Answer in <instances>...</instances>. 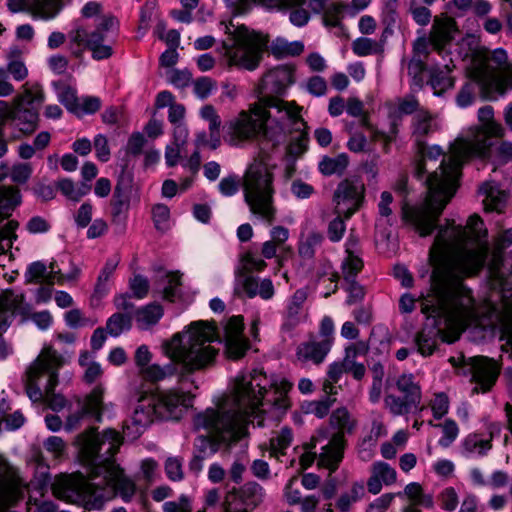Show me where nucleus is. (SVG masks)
Here are the masks:
<instances>
[{
  "mask_svg": "<svg viewBox=\"0 0 512 512\" xmlns=\"http://www.w3.org/2000/svg\"><path fill=\"white\" fill-rule=\"evenodd\" d=\"M121 438L114 428H106L99 433L97 427L91 426L79 433L73 444L77 449V458L80 464L87 468L90 479L103 477L104 484L128 503L136 493L137 487L115 459L120 450Z\"/></svg>",
  "mask_w": 512,
  "mask_h": 512,
  "instance_id": "obj_1",
  "label": "nucleus"
},
{
  "mask_svg": "<svg viewBox=\"0 0 512 512\" xmlns=\"http://www.w3.org/2000/svg\"><path fill=\"white\" fill-rule=\"evenodd\" d=\"M190 348L171 353L167 349L170 362L164 366L152 364L143 371L146 380L156 383L166 377L177 376L179 383L190 381L194 388L198 385L190 376L197 371H205L216 363L219 349L211 345L217 337L214 321L197 320L189 324Z\"/></svg>",
  "mask_w": 512,
  "mask_h": 512,
  "instance_id": "obj_2",
  "label": "nucleus"
},
{
  "mask_svg": "<svg viewBox=\"0 0 512 512\" xmlns=\"http://www.w3.org/2000/svg\"><path fill=\"white\" fill-rule=\"evenodd\" d=\"M394 191L404 198L400 212L402 224L413 229L420 237L425 238L438 231L436 240L444 238L448 229L454 225V221L449 219L447 220V226L439 224L446 203L436 199H425L415 204L408 202L407 196L410 191L406 175H401L397 179Z\"/></svg>",
  "mask_w": 512,
  "mask_h": 512,
  "instance_id": "obj_3",
  "label": "nucleus"
},
{
  "mask_svg": "<svg viewBox=\"0 0 512 512\" xmlns=\"http://www.w3.org/2000/svg\"><path fill=\"white\" fill-rule=\"evenodd\" d=\"M283 102L275 99L268 105L253 104L248 111L242 110L237 117L226 121L223 125L224 137H228L231 145L256 140L267 133V123L271 117L269 107L281 110Z\"/></svg>",
  "mask_w": 512,
  "mask_h": 512,
  "instance_id": "obj_4",
  "label": "nucleus"
},
{
  "mask_svg": "<svg viewBox=\"0 0 512 512\" xmlns=\"http://www.w3.org/2000/svg\"><path fill=\"white\" fill-rule=\"evenodd\" d=\"M220 27L225 34L231 35L233 45L228 47L224 44V51L232 60L233 64H258L268 54L266 36L255 31H249L246 27L240 26L233 31L231 22H220Z\"/></svg>",
  "mask_w": 512,
  "mask_h": 512,
  "instance_id": "obj_5",
  "label": "nucleus"
},
{
  "mask_svg": "<svg viewBox=\"0 0 512 512\" xmlns=\"http://www.w3.org/2000/svg\"><path fill=\"white\" fill-rule=\"evenodd\" d=\"M273 173L266 167L251 171L245 188L244 197L250 210L268 223L275 220L276 209L272 205L274 194Z\"/></svg>",
  "mask_w": 512,
  "mask_h": 512,
  "instance_id": "obj_6",
  "label": "nucleus"
},
{
  "mask_svg": "<svg viewBox=\"0 0 512 512\" xmlns=\"http://www.w3.org/2000/svg\"><path fill=\"white\" fill-rule=\"evenodd\" d=\"M194 395L191 392H184L178 388H171L164 391H158L153 399V403L147 406L137 405L131 416L132 425H138L146 429L153 421V416L158 408L165 409L172 417L179 408L187 410L192 407Z\"/></svg>",
  "mask_w": 512,
  "mask_h": 512,
  "instance_id": "obj_7",
  "label": "nucleus"
},
{
  "mask_svg": "<svg viewBox=\"0 0 512 512\" xmlns=\"http://www.w3.org/2000/svg\"><path fill=\"white\" fill-rule=\"evenodd\" d=\"M467 76L478 85L484 101H495L497 97L512 89V66H466Z\"/></svg>",
  "mask_w": 512,
  "mask_h": 512,
  "instance_id": "obj_8",
  "label": "nucleus"
},
{
  "mask_svg": "<svg viewBox=\"0 0 512 512\" xmlns=\"http://www.w3.org/2000/svg\"><path fill=\"white\" fill-rule=\"evenodd\" d=\"M366 187L358 175L346 177L341 180L334 193L335 213L350 219L358 212L365 202Z\"/></svg>",
  "mask_w": 512,
  "mask_h": 512,
  "instance_id": "obj_9",
  "label": "nucleus"
},
{
  "mask_svg": "<svg viewBox=\"0 0 512 512\" xmlns=\"http://www.w3.org/2000/svg\"><path fill=\"white\" fill-rule=\"evenodd\" d=\"M38 124L39 113L35 110H20L14 101L10 105L7 101L0 100V128L9 129L11 140L33 134Z\"/></svg>",
  "mask_w": 512,
  "mask_h": 512,
  "instance_id": "obj_10",
  "label": "nucleus"
},
{
  "mask_svg": "<svg viewBox=\"0 0 512 512\" xmlns=\"http://www.w3.org/2000/svg\"><path fill=\"white\" fill-rule=\"evenodd\" d=\"M104 391V387L101 384H98L89 394L86 395L79 410L67 417L64 425L67 432H71L78 428L84 418L94 419L98 423L102 422L104 412Z\"/></svg>",
  "mask_w": 512,
  "mask_h": 512,
  "instance_id": "obj_11",
  "label": "nucleus"
},
{
  "mask_svg": "<svg viewBox=\"0 0 512 512\" xmlns=\"http://www.w3.org/2000/svg\"><path fill=\"white\" fill-rule=\"evenodd\" d=\"M438 169L439 171L428 173L426 160L421 157L415 163L414 176L418 180L426 177L425 183L430 190L439 189L460 172L461 163L454 157L444 158Z\"/></svg>",
  "mask_w": 512,
  "mask_h": 512,
  "instance_id": "obj_12",
  "label": "nucleus"
},
{
  "mask_svg": "<svg viewBox=\"0 0 512 512\" xmlns=\"http://www.w3.org/2000/svg\"><path fill=\"white\" fill-rule=\"evenodd\" d=\"M471 379L475 384L472 394H485L492 390L499 376V369L494 361L485 356L470 358Z\"/></svg>",
  "mask_w": 512,
  "mask_h": 512,
  "instance_id": "obj_13",
  "label": "nucleus"
},
{
  "mask_svg": "<svg viewBox=\"0 0 512 512\" xmlns=\"http://www.w3.org/2000/svg\"><path fill=\"white\" fill-rule=\"evenodd\" d=\"M442 324L443 323H438L437 320L425 322L416 333L414 342L417 346L418 353L423 357H429L435 353L438 348L439 339L446 343H452L454 341L447 338L445 331L442 329Z\"/></svg>",
  "mask_w": 512,
  "mask_h": 512,
  "instance_id": "obj_14",
  "label": "nucleus"
},
{
  "mask_svg": "<svg viewBox=\"0 0 512 512\" xmlns=\"http://www.w3.org/2000/svg\"><path fill=\"white\" fill-rule=\"evenodd\" d=\"M297 66H272L261 78L257 90L263 95L267 93H281L287 84L294 83V73Z\"/></svg>",
  "mask_w": 512,
  "mask_h": 512,
  "instance_id": "obj_15",
  "label": "nucleus"
},
{
  "mask_svg": "<svg viewBox=\"0 0 512 512\" xmlns=\"http://www.w3.org/2000/svg\"><path fill=\"white\" fill-rule=\"evenodd\" d=\"M357 422L352 419L350 412L345 406L332 411L329 416L328 425H321L317 430L319 438L326 440L333 434H341L343 438L354 432Z\"/></svg>",
  "mask_w": 512,
  "mask_h": 512,
  "instance_id": "obj_16",
  "label": "nucleus"
},
{
  "mask_svg": "<svg viewBox=\"0 0 512 512\" xmlns=\"http://www.w3.org/2000/svg\"><path fill=\"white\" fill-rule=\"evenodd\" d=\"M7 6L13 13L27 12L41 19L54 18L60 10L58 0H7Z\"/></svg>",
  "mask_w": 512,
  "mask_h": 512,
  "instance_id": "obj_17",
  "label": "nucleus"
},
{
  "mask_svg": "<svg viewBox=\"0 0 512 512\" xmlns=\"http://www.w3.org/2000/svg\"><path fill=\"white\" fill-rule=\"evenodd\" d=\"M329 442L321 448L318 457V467L325 468L334 473L338 470L344 458V451L347 447V439L341 434H333L328 438Z\"/></svg>",
  "mask_w": 512,
  "mask_h": 512,
  "instance_id": "obj_18",
  "label": "nucleus"
},
{
  "mask_svg": "<svg viewBox=\"0 0 512 512\" xmlns=\"http://www.w3.org/2000/svg\"><path fill=\"white\" fill-rule=\"evenodd\" d=\"M240 440L238 432L232 429L231 435L226 437L224 434L217 435H198L194 440V454L209 458L216 454L221 445L226 444L228 447L235 445Z\"/></svg>",
  "mask_w": 512,
  "mask_h": 512,
  "instance_id": "obj_19",
  "label": "nucleus"
},
{
  "mask_svg": "<svg viewBox=\"0 0 512 512\" xmlns=\"http://www.w3.org/2000/svg\"><path fill=\"white\" fill-rule=\"evenodd\" d=\"M227 499L236 500L240 506H246L250 510L256 509L263 501L264 488L257 482L245 483L240 488L228 491Z\"/></svg>",
  "mask_w": 512,
  "mask_h": 512,
  "instance_id": "obj_20",
  "label": "nucleus"
},
{
  "mask_svg": "<svg viewBox=\"0 0 512 512\" xmlns=\"http://www.w3.org/2000/svg\"><path fill=\"white\" fill-rule=\"evenodd\" d=\"M458 31L456 22L448 16L435 17L430 32L431 45L436 50H441L449 43Z\"/></svg>",
  "mask_w": 512,
  "mask_h": 512,
  "instance_id": "obj_21",
  "label": "nucleus"
},
{
  "mask_svg": "<svg viewBox=\"0 0 512 512\" xmlns=\"http://www.w3.org/2000/svg\"><path fill=\"white\" fill-rule=\"evenodd\" d=\"M74 40L79 43H85L91 50L93 59L96 61L106 60L112 54L111 47L102 44L104 37L97 32L88 33L85 29L79 28L75 31Z\"/></svg>",
  "mask_w": 512,
  "mask_h": 512,
  "instance_id": "obj_22",
  "label": "nucleus"
},
{
  "mask_svg": "<svg viewBox=\"0 0 512 512\" xmlns=\"http://www.w3.org/2000/svg\"><path fill=\"white\" fill-rule=\"evenodd\" d=\"M332 347V339H323L319 342L308 341L300 344L296 350V356L302 361H312L321 364Z\"/></svg>",
  "mask_w": 512,
  "mask_h": 512,
  "instance_id": "obj_23",
  "label": "nucleus"
},
{
  "mask_svg": "<svg viewBox=\"0 0 512 512\" xmlns=\"http://www.w3.org/2000/svg\"><path fill=\"white\" fill-rule=\"evenodd\" d=\"M429 79L426 81L434 90L435 95H441L455 84V78L451 75L456 66H430Z\"/></svg>",
  "mask_w": 512,
  "mask_h": 512,
  "instance_id": "obj_24",
  "label": "nucleus"
},
{
  "mask_svg": "<svg viewBox=\"0 0 512 512\" xmlns=\"http://www.w3.org/2000/svg\"><path fill=\"white\" fill-rule=\"evenodd\" d=\"M23 88V92L14 98L15 104L20 110L33 109L39 113V107L45 99L41 86L36 84L29 87L26 83Z\"/></svg>",
  "mask_w": 512,
  "mask_h": 512,
  "instance_id": "obj_25",
  "label": "nucleus"
},
{
  "mask_svg": "<svg viewBox=\"0 0 512 512\" xmlns=\"http://www.w3.org/2000/svg\"><path fill=\"white\" fill-rule=\"evenodd\" d=\"M292 123L297 124L300 122L303 128H295L296 132H299V135L295 138H292L290 143L287 146V154L292 157H299L304 154L308 150L309 143V134H308V126L307 123L298 115H289Z\"/></svg>",
  "mask_w": 512,
  "mask_h": 512,
  "instance_id": "obj_26",
  "label": "nucleus"
},
{
  "mask_svg": "<svg viewBox=\"0 0 512 512\" xmlns=\"http://www.w3.org/2000/svg\"><path fill=\"white\" fill-rule=\"evenodd\" d=\"M164 315V309L161 304L151 302L139 308H136L134 316L140 329H147L156 325Z\"/></svg>",
  "mask_w": 512,
  "mask_h": 512,
  "instance_id": "obj_27",
  "label": "nucleus"
},
{
  "mask_svg": "<svg viewBox=\"0 0 512 512\" xmlns=\"http://www.w3.org/2000/svg\"><path fill=\"white\" fill-rule=\"evenodd\" d=\"M130 192L121 191L120 187H115L111 199L112 222L115 224L125 223L127 212L130 208Z\"/></svg>",
  "mask_w": 512,
  "mask_h": 512,
  "instance_id": "obj_28",
  "label": "nucleus"
},
{
  "mask_svg": "<svg viewBox=\"0 0 512 512\" xmlns=\"http://www.w3.org/2000/svg\"><path fill=\"white\" fill-rule=\"evenodd\" d=\"M349 165L347 153H340L336 157L323 156L318 164L319 172L324 176H342Z\"/></svg>",
  "mask_w": 512,
  "mask_h": 512,
  "instance_id": "obj_29",
  "label": "nucleus"
},
{
  "mask_svg": "<svg viewBox=\"0 0 512 512\" xmlns=\"http://www.w3.org/2000/svg\"><path fill=\"white\" fill-rule=\"evenodd\" d=\"M133 326V314L132 313H113L106 321L107 333L116 338L122 333L128 332Z\"/></svg>",
  "mask_w": 512,
  "mask_h": 512,
  "instance_id": "obj_30",
  "label": "nucleus"
},
{
  "mask_svg": "<svg viewBox=\"0 0 512 512\" xmlns=\"http://www.w3.org/2000/svg\"><path fill=\"white\" fill-rule=\"evenodd\" d=\"M336 402V398H332L329 395H324L321 400H304L300 404L301 412L304 414H313L318 419L325 418L333 404Z\"/></svg>",
  "mask_w": 512,
  "mask_h": 512,
  "instance_id": "obj_31",
  "label": "nucleus"
},
{
  "mask_svg": "<svg viewBox=\"0 0 512 512\" xmlns=\"http://www.w3.org/2000/svg\"><path fill=\"white\" fill-rule=\"evenodd\" d=\"M250 341L246 337H224L225 355L229 360L242 359L250 349Z\"/></svg>",
  "mask_w": 512,
  "mask_h": 512,
  "instance_id": "obj_32",
  "label": "nucleus"
},
{
  "mask_svg": "<svg viewBox=\"0 0 512 512\" xmlns=\"http://www.w3.org/2000/svg\"><path fill=\"white\" fill-rule=\"evenodd\" d=\"M303 50L304 45L301 41L288 42L283 38L275 39L270 46V52L276 59L297 56L301 54Z\"/></svg>",
  "mask_w": 512,
  "mask_h": 512,
  "instance_id": "obj_33",
  "label": "nucleus"
},
{
  "mask_svg": "<svg viewBox=\"0 0 512 512\" xmlns=\"http://www.w3.org/2000/svg\"><path fill=\"white\" fill-rule=\"evenodd\" d=\"M183 274L179 270L166 272L164 278L167 279V285L162 290V299L169 303H174L176 299L181 298V287Z\"/></svg>",
  "mask_w": 512,
  "mask_h": 512,
  "instance_id": "obj_34",
  "label": "nucleus"
},
{
  "mask_svg": "<svg viewBox=\"0 0 512 512\" xmlns=\"http://www.w3.org/2000/svg\"><path fill=\"white\" fill-rule=\"evenodd\" d=\"M347 4L337 1L328 4L323 11V23L326 27H341V22L348 17Z\"/></svg>",
  "mask_w": 512,
  "mask_h": 512,
  "instance_id": "obj_35",
  "label": "nucleus"
},
{
  "mask_svg": "<svg viewBox=\"0 0 512 512\" xmlns=\"http://www.w3.org/2000/svg\"><path fill=\"white\" fill-rule=\"evenodd\" d=\"M22 204V194L18 187H0V209L11 213Z\"/></svg>",
  "mask_w": 512,
  "mask_h": 512,
  "instance_id": "obj_36",
  "label": "nucleus"
},
{
  "mask_svg": "<svg viewBox=\"0 0 512 512\" xmlns=\"http://www.w3.org/2000/svg\"><path fill=\"white\" fill-rule=\"evenodd\" d=\"M353 52L361 57L380 54L384 50V41L360 37L352 43Z\"/></svg>",
  "mask_w": 512,
  "mask_h": 512,
  "instance_id": "obj_37",
  "label": "nucleus"
},
{
  "mask_svg": "<svg viewBox=\"0 0 512 512\" xmlns=\"http://www.w3.org/2000/svg\"><path fill=\"white\" fill-rule=\"evenodd\" d=\"M433 116L427 110H420L413 117V135L417 140H422L432 132Z\"/></svg>",
  "mask_w": 512,
  "mask_h": 512,
  "instance_id": "obj_38",
  "label": "nucleus"
},
{
  "mask_svg": "<svg viewBox=\"0 0 512 512\" xmlns=\"http://www.w3.org/2000/svg\"><path fill=\"white\" fill-rule=\"evenodd\" d=\"M241 267H238L235 271L236 276H244L252 271H263L267 264L266 262L255 255L253 252L247 251L240 257Z\"/></svg>",
  "mask_w": 512,
  "mask_h": 512,
  "instance_id": "obj_39",
  "label": "nucleus"
},
{
  "mask_svg": "<svg viewBox=\"0 0 512 512\" xmlns=\"http://www.w3.org/2000/svg\"><path fill=\"white\" fill-rule=\"evenodd\" d=\"M346 252L348 255L342 263L344 280L356 279L357 275L364 268V261L349 248L346 249Z\"/></svg>",
  "mask_w": 512,
  "mask_h": 512,
  "instance_id": "obj_40",
  "label": "nucleus"
},
{
  "mask_svg": "<svg viewBox=\"0 0 512 512\" xmlns=\"http://www.w3.org/2000/svg\"><path fill=\"white\" fill-rule=\"evenodd\" d=\"M101 105L102 101L98 96H82L74 116L81 119L84 115H94L100 110Z\"/></svg>",
  "mask_w": 512,
  "mask_h": 512,
  "instance_id": "obj_41",
  "label": "nucleus"
},
{
  "mask_svg": "<svg viewBox=\"0 0 512 512\" xmlns=\"http://www.w3.org/2000/svg\"><path fill=\"white\" fill-rule=\"evenodd\" d=\"M167 69L166 76L169 82L176 88H185L189 86L192 73L187 69H176L175 66H165Z\"/></svg>",
  "mask_w": 512,
  "mask_h": 512,
  "instance_id": "obj_42",
  "label": "nucleus"
},
{
  "mask_svg": "<svg viewBox=\"0 0 512 512\" xmlns=\"http://www.w3.org/2000/svg\"><path fill=\"white\" fill-rule=\"evenodd\" d=\"M467 68L465 67V71ZM465 75L467 73L465 72ZM468 81L464 83V85L461 87L460 91L458 92L456 96V103L460 108H467L471 106L475 99V86L478 87V85L473 82L468 76H466Z\"/></svg>",
  "mask_w": 512,
  "mask_h": 512,
  "instance_id": "obj_43",
  "label": "nucleus"
},
{
  "mask_svg": "<svg viewBox=\"0 0 512 512\" xmlns=\"http://www.w3.org/2000/svg\"><path fill=\"white\" fill-rule=\"evenodd\" d=\"M408 75L411 76L410 88L413 92L420 91L425 84V78L429 77L430 66H407Z\"/></svg>",
  "mask_w": 512,
  "mask_h": 512,
  "instance_id": "obj_44",
  "label": "nucleus"
},
{
  "mask_svg": "<svg viewBox=\"0 0 512 512\" xmlns=\"http://www.w3.org/2000/svg\"><path fill=\"white\" fill-rule=\"evenodd\" d=\"M440 427H442L443 435L438 440V444L443 448H447L457 439L459 428L453 419H446Z\"/></svg>",
  "mask_w": 512,
  "mask_h": 512,
  "instance_id": "obj_45",
  "label": "nucleus"
},
{
  "mask_svg": "<svg viewBox=\"0 0 512 512\" xmlns=\"http://www.w3.org/2000/svg\"><path fill=\"white\" fill-rule=\"evenodd\" d=\"M120 173L117 178V183L115 187H120L123 192L132 193V184L134 181V174L129 169V161L127 159H122L120 163Z\"/></svg>",
  "mask_w": 512,
  "mask_h": 512,
  "instance_id": "obj_46",
  "label": "nucleus"
},
{
  "mask_svg": "<svg viewBox=\"0 0 512 512\" xmlns=\"http://www.w3.org/2000/svg\"><path fill=\"white\" fill-rule=\"evenodd\" d=\"M129 289L132 291L131 295L134 298L141 300L148 295L150 284L146 277L141 274H136L129 280Z\"/></svg>",
  "mask_w": 512,
  "mask_h": 512,
  "instance_id": "obj_47",
  "label": "nucleus"
},
{
  "mask_svg": "<svg viewBox=\"0 0 512 512\" xmlns=\"http://www.w3.org/2000/svg\"><path fill=\"white\" fill-rule=\"evenodd\" d=\"M373 472L385 485H391L396 482L397 472L386 462H376L373 465Z\"/></svg>",
  "mask_w": 512,
  "mask_h": 512,
  "instance_id": "obj_48",
  "label": "nucleus"
},
{
  "mask_svg": "<svg viewBox=\"0 0 512 512\" xmlns=\"http://www.w3.org/2000/svg\"><path fill=\"white\" fill-rule=\"evenodd\" d=\"M155 35L164 41L168 47H177L180 42V33L176 29H166V25L162 22L158 23L155 31Z\"/></svg>",
  "mask_w": 512,
  "mask_h": 512,
  "instance_id": "obj_49",
  "label": "nucleus"
},
{
  "mask_svg": "<svg viewBox=\"0 0 512 512\" xmlns=\"http://www.w3.org/2000/svg\"><path fill=\"white\" fill-rule=\"evenodd\" d=\"M47 275V267L42 261H34L27 266L25 282L37 284Z\"/></svg>",
  "mask_w": 512,
  "mask_h": 512,
  "instance_id": "obj_50",
  "label": "nucleus"
},
{
  "mask_svg": "<svg viewBox=\"0 0 512 512\" xmlns=\"http://www.w3.org/2000/svg\"><path fill=\"white\" fill-rule=\"evenodd\" d=\"M344 220H346L343 215L337 214V217L331 220L328 224L327 236L331 242H339L345 233L346 225Z\"/></svg>",
  "mask_w": 512,
  "mask_h": 512,
  "instance_id": "obj_51",
  "label": "nucleus"
},
{
  "mask_svg": "<svg viewBox=\"0 0 512 512\" xmlns=\"http://www.w3.org/2000/svg\"><path fill=\"white\" fill-rule=\"evenodd\" d=\"M344 281L347 283L345 291L348 293L346 304L350 306L362 301L365 297L364 287L359 284L356 279H349Z\"/></svg>",
  "mask_w": 512,
  "mask_h": 512,
  "instance_id": "obj_52",
  "label": "nucleus"
},
{
  "mask_svg": "<svg viewBox=\"0 0 512 512\" xmlns=\"http://www.w3.org/2000/svg\"><path fill=\"white\" fill-rule=\"evenodd\" d=\"M11 325L7 309L0 308V360H5L10 355L9 347L3 337V334Z\"/></svg>",
  "mask_w": 512,
  "mask_h": 512,
  "instance_id": "obj_53",
  "label": "nucleus"
},
{
  "mask_svg": "<svg viewBox=\"0 0 512 512\" xmlns=\"http://www.w3.org/2000/svg\"><path fill=\"white\" fill-rule=\"evenodd\" d=\"M433 417L436 420L442 419L449 411V398L444 392L435 395V399L431 403Z\"/></svg>",
  "mask_w": 512,
  "mask_h": 512,
  "instance_id": "obj_54",
  "label": "nucleus"
},
{
  "mask_svg": "<svg viewBox=\"0 0 512 512\" xmlns=\"http://www.w3.org/2000/svg\"><path fill=\"white\" fill-rule=\"evenodd\" d=\"M147 140L140 132H133L127 141L126 153L137 157L143 153V148Z\"/></svg>",
  "mask_w": 512,
  "mask_h": 512,
  "instance_id": "obj_55",
  "label": "nucleus"
},
{
  "mask_svg": "<svg viewBox=\"0 0 512 512\" xmlns=\"http://www.w3.org/2000/svg\"><path fill=\"white\" fill-rule=\"evenodd\" d=\"M409 11L412 15L413 20L421 25L425 26L430 22L431 12L428 8L421 6L416 0H411L409 4Z\"/></svg>",
  "mask_w": 512,
  "mask_h": 512,
  "instance_id": "obj_56",
  "label": "nucleus"
},
{
  "mask_svg": "<svg viewBox=\"0 0 512 512\" xmlns=\"http://www.w3.org/2000/svg\"><path fill=\"white\" fill-rule=\"evenodd\" d=\"M244 329V317L242 315H233L228 319V322L225 326L224 337H245Z\"/></svg>",
  "mask_w": 512,
  "mask_h": 512,
  "instance_id": "obj_57",
  "label": "nucleus"
},
{
  "mask_svg": "<svg viewBox=\"0 0 512 512\" xmlns=\"http://www.w3.org/2000/svg\"><path fill=\"white\" fill-rule=\"evenodd\" d=\"M79 101L80 99L78 98L76 91L71 87H66L59 94V102L73 115L76 113Z\"/></svg>",
  "mask_w": 512,
  "mask_h": 512,
  "instance_id": "obj_58",
  "label": "nucleus"
},
{
  "mask_svg": "<svg viewBox=\"0 0 512 512\" xmlns=\"http://www.w3.org/2000/svg\"><path fill=\"white\" fill-rule=\"evenodd\" d=\"M170 218V209L167 205L158 203L152 207V219L157 230H163V224Z\"/></svg>",
  "mask_w": 512,
  "mask_h": 512,
  "instance_id": "obj_59",
  "label": "nucleus"
},
{
  "mask_svg": "<svg viewBox=\"0 0 512 512\" xmlns=\"http://www.w3.org/2000/svg\"><path fill=\"white\" fill-rule=\"evenodd\" d=\"M93 144L97 159L102 163L109 161L111 153L107 138L102 134H97L94 137Z\"/></svg>",
  "mask_w": 512,
  "mask_h": 512,
  "instance_id": "obj_60",
  "label": "nucleus"
},
{
  "mask_svg": "<svg viewBox=\"0 0 512 512\" xmlns=\"http://www.w3.org/2000/svg\"><path fill=\"white\" fill-rule=\"evenodd\" d=\"M194 425L197 429L203 428L206 430H213L217 428L218 420L215 412L209 410V412L199 413L194 419Z\"/></svg>",
  "mask_w": 512,
  "mask_h": 512,
  "instance_id": "obj_61",
  "label": "nucleus"
},
{
  "mask_svg": "<svg viewBox=\"0 0 512 512\" xmlns=\"http://www.w3.org/2000/svg\"><path fill=\"white\" fill-rule=\"evenodd\" d=\"M441 508L446 511H454L459 503L458 495L453 487H446L440 493Z\"/></svg>",
  "mask_w": 512,
  "mask_h": 512,
  "instance_id": "obj_62",
  "label": "nucleus"
},
{
  "mask_svg": "<svg viewBox=\"0 0 512 512\" xmlns=\"http://www.w3.org/2000/svg\"><path fill=\"white\" fill-rule=\"evenodd\" d=\"M219 192L225 197L234 196L239 190V181L236 175H229L221 179L218 184Z\"/></svg>",
  "mask_w": 512,
  "mask_h": 512,
  "instance_id": "obj_63",
  "label": "nucleus"
},
{
  "mask_svg": "<svg viewBox=\"0 0 512 512\" xmlns=\"http://www.w3.org/2000/svg\"><path fill=\"white\" fill-rule=\"evenodd\" d=\"M43 445L47 452L53 453L57 458L63 457L66 453V444L61 437L49 436Z\"/></svg>",
  "mask_w": 512,
  "mask_h": 512,
  "instance_id": "obj_64",
  "label": "nucleus"
}]
</instances>
